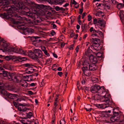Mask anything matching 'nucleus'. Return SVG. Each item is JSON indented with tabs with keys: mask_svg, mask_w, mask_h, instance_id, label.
<instances>
[{
	"mask_svg": "<svg viewBox=\"0 0 124 124\" xmlns=\"http://www.w3.org/2000/svg\"><path fill=\"white\" fill-rule=\"evenodd\" d=\"M106 93L105 96H102L100 93L94 96V99L95 100H99L101 101L105 102V103L102 104H98L97 107L99 108H104L107 107L106 105L107 104H110V101L111 99L110 95L108 93V91L106 90Z\"/></svg>",
	"mask_w": 124,
	"mask_h": 124,
	"instance_id": "nucleus-1",
	"label": "nucleus"
},
{
	"mask_svg": "<svg viewBox=\"0 0 124 124\" xmlns=\"http://www.w3.org/2000/svg\"><path fill=\"white\" fill-rule=\"evenodd\" d=\"M15 17L17 18L13 22L14 24L17 25L19 26H21V28L23 29H26L27 31L30 34L33 32V30L31 28H27L25 25H24V24L23 23V18L17 15H16Z\"/></svg>",
	"mask_w": 124,
	"mask_h": 124,
	"instance_id": "nucleus-2",
	"label": "nucleus"
},
{
	"mask_svg": "<svg viewBox=\"0 0 124 124\" xmlns=\"http://www.w3.org/2000/svg\"><path fill=\"white\" fill-rule=\"evenodd\" d=\"M28 5L31 8H33L35 11L38 14L42 15L44 14V12L42 9L43 5H38L31 1L30 0H26Z\"/></svg>",
	"mask_w": 124,
	"mask_h": 124,
	"instance_id": "nucleus-3",
	"label": "nucleus"
},
{
	"mask_svg": "<svg viewBox=\"0 0 124 124\" xmlns=\"http://www.w3.org/2000/svg\"><path fill=\"white\" fill-rule=\"evenodd\" d=\"M90 91L93 93H100L102 96H105L106 93V90L103 86H100L99 85H95L91 88Z\"/></svg>",
	"mask_w": 124,
	"mask_h": 124,
	"instance_id": "nucleus-4",
	"label": "nucleus"
},
{
	"mask_svg": "<svg viewBox=\"0 0 124 124\" xmlns=\"http://www.w3.org/2000/svg\"><path fill=\"white\" fill-rule=\"evenodd\" d=\"M115 109L114 108L112 109L113 114L115 115L110 118V120L112 122H119V124H124V119L122 120H120V117H123V115L121 112H120L119 113L118 112H116L115 111Z\"/></svg>",
	"mask_w": 124,
	"mask_h": 124,
	"instance_id": "nucleus-5",
	"label": "nucleus"
},
{
	"mask_svg": "<svg viewBox=\"0 0 124 124\" xmlns=\"http://www.w3.org/2000/svg\"><path fill=\"white\" fill-rule=\"evenodd\" d=\"M92 39L93 40V44L92 45L90 46L91 47L93 50L96 51H99L100 49V44L98 43L100 41L99 39L96 38H92Z\"/></svg>",
	"mask_w": 124,
	"mask_h": 124,
	"instance_id": "nucleus-6",
	"label": "nucleus"
},
{
	"mask_svg": "<svg viewBox=\"0 0 124 124\" xmlns=\"http://www.w3.org/2000/svg\"><path fill=\"white\" fill-rule=\"evenodd\" d=\"M2 45L4 47L3 49H0V50H2L4 52H6L10 54H12V49L14 47L9 46L8 44L6 43H3Z\"/></svg>",
	"mask_w": 124,
	"mask_h": 124,
	"instance_id": "nucleus-7",
	"label": "nucleus"
},
{
	"mask_svg": "<svg viewBox=\"0 0 124 124\" xmlns=\"http://www.w3.org/2000/svg\"><path fill=\"white\" fill-rule=\"evenodd\" d=\"M85 64V66L86 67V66L89 68L90 71H94L96 69V67L95 64H90L87 62L85 61L84 62Z\"/></svg>",
	"mask_w": 124,
	"mask_h": 124,
	"instance_id": "nucleus-8",
	"label": "nucleus"
},
{
	"mask_svg": "<svg viewBox=\"0 0 124 124\" xmlns=\"http://www.w3.org/2000/svg\"><path fill=\"white\" fill-rule=\"evenodd\" d=\"M12 53L13 52L19 53L21 54H23L24 55H26L27 54L26 51H24L23 49L20 48H18L17 47H14L12 48Z\"/></svg>",
	"mask_w": 124,
	"mask_h": 124,
	"instance_id": "nucleus-9",
	"label": "nucleus"
},
{
	"mask_svg": "<svg viewBox=\"0 0 124 124\" xmlns=\"http://www.w3.org/2000/svg\"><path fill=\"white\" fill-rule=\"evenodd\" d=\"M24 66L26 67H28L27 69L28 70L27 73H30L33 72L34 71L35 69L32 67L34 66L33 65L29 63H26L24 64Z\"/></svg>",
	"mask_w": 124,
	"mask_h": 124,
	"instance_id": "nucleus-10",
	"label": "nucleus"
},
{
	"mask_svg": "<svg viewBox=\"0 0 124 124\" xmlns=\"http://www.w3.org/2000/svg\"><path fill=\"white\" fill-rule=\"evenodd\" d=\"M83 65L84 66L82 68V70L85 75L87 76H90V72L89 68L87 66L86 67H85L84 63L83 64Z\"/></svg>",
	"mask_w": 124,
	"mask_h": 124,
	"instance_id": "nucleus-11",
	"label": "nucleus"
},
{
	"mask_svg": "<svg viewBox=\"0 0 124 124\" xmlns=\"http://www.w3.org/2000/svg\"><path fill=\"white\" fill-rule=\"evenodd\" d=\"M33 52L38 57L41 58L42 56V52L40 50L35 49L34 50Z\"/></svg>",
	"mask_w": 124,
	"mask_h": 124,
	"instance_id": "nucleus-12",
	"label": "nucleus"
},
{
	"mask_svg": "<svg viewBox=\"0 0 124 124\" xmlns=\"http://www.w3.org/2000/svg\"><path fill=\"white\" fill-rule=\"evenodd\" d=\"M3 76L7 77L9 79L11 78L12 79L13 78L14 76H13L12 74H11L7 71H3Z\"/></svg>",
	"mask_w": 124,
	"mask_h": 124,
	"instance_id": "nucleus-13",
	"label": "nucleus"
},
{
	"mask_svg": "<svg viewBox=\"0 0 124 124\" xmlns=\"http://www.w3.org/2000/svg\"><path fill=\"white\" fill-rule=\"evenodd\" d=\"M29 17L31 18L34 19L35 20V21H37L38 23L39 22V21L36 19V18L37 17V16L36 14L35 13H29V14L27 15Z\"/></svg>",
	"mask_w": 124,
	"mask_h": 124,
	"instance_id": "nucleus-14",
	"label": "nucleus"
},
{
	"mask_svg": "<svg viewBox=\"0 0 124 124\" xmlns=\"http://www.w3.org/2000/svg\"><path fill=\"white\" fill-rule=\"evenodd\" d=\"M89 59L90 62L93 63L95 64L97 62L98 60L97 58L93 55L89 56Z\"/></svg>",
	"mask_w": 124,
	"mask_h": 124,
	"instance_id": "nucleus-15",
	"label": "nucleus"
},
{
	"mask_svg": "<svg viewBox=\"0 0 124 124\" xmlns=\"http://www.w3.org/2000/svg\"><path fill=\"white\" fill-rule=\"evenodd\" d=\"M90 46H89L86 51L85 52V55L87 56L92 55V51L90 49Z\"/></svg>",
	"mask_w": 124,
	"mask_h": 124,
	"instance_id": "nucleus-16",
	"label": "nucleus"
},
{
	"mask_svg": "<svg viewBox=\"0 0 124 124\" xmlns=\"http://www.w3.org/2000/svg\"><path fill=\"white\" fill-rule=\"evenodd\" d=\"M4 88L3 86H0V89L1 90L0 91L1 93L3 95H6L7 96V94L9 93H7L6 91L5 90H4Z\"/></svg>",
	"mask_w": 124,
	"mask_h": 124,
	"instance_id": "nucleus-17",
	"label": "nucleus"
},
{
	"mask_svg": "<svg viewBox=\"0 0 124 124\" xmlns=\"http://www.w3.org/2000/svg\"><path fill=\"white\" fill-rule=\"evenodd\" d=\"M105 23L104 20H99L98 22V24L100 27H104L105 26Z\"/></svg>",
	"mask_w": 124,
	"mask_h": 124,
	"instance_id": "nucleus-18",
	"label": "nucleus"
},
{
	"mask_svg": "<svg viewBox=\"0 0 124 124\" xmlns=\"http://www.w3.org/2000/svg\"><path fill=\"white\" fill-rule=\"evenodd\" d=\"M17 96V95L16 94H12L10 93H8L7 94V97L11 99H16Z\"/></svg>",
	"mask_w": 124,
	"mask_h": 124,
	"instance_id": "nucleus-19",
	"label": "nucleus"
},
{
	"mask_svg": "<svg viewBox=\"0 0 124 124\" xmlns=\"http://www.w3.org/2000/svg\"><path fill=\"white\" fill-rule=\"evenodd\" d=\"M41 50L44 52V54L47 56H49L50 55L48 53H47L46 47L44 46H41Z\"/></svg>",
	"mask_w": 124,
	"mask_h": 124,
	"instance_id": "nucleus-20",
	"label": "nucleus"
},
{
	"mask_svg": "<svg viewBox=\"0 0 124 124\" xmlns=\"http://www.w3.org/2000/svg\"><path fill=\"white\" fill-rule=\"evenodd\" d=\"M124 4L120 3L117 4V8L119 9L122 8L124 7V0H123Z\"/></svg>",
	"mask_w": 124,
	"mask_h": 124,
	"instance_id": "nucleus-21",
	"label": "nucleus"
},
{
	"mask_svg": "<svg viewBox=\"0 0 124 124\" xmlns=\"http://www.w3.org/2000/svg\"><path fill=\"white\" fill-rule=\"evenodd\" d=\"M15 58H18V61L20 62L26 59V58L25 57H21L19 56H15Z\"/></svg>",
	"mask_w": 124,
	"mask_h": 124,
	"instance_id": "nucleus-22",
	"label": "nucleus"
},
{
	"mask_svg": "<svg viewBox=\"0 0 124 124\" xmlns=\"http://www.w3.org/2000/svg\"><path fill=\"white\" fill-rule=\"evenodd\" d=\"M31 38L32 39H34V42H39L40 40V39H39L40 38L38 36H32Z\"/></svg>",
	"mask_w": 124,
	"mask_h": 124,
	"instance_id": "nucleus-23",
	"label": "nucleus"
},
{
	"mask_svg": "<svg viewBox=\"0 0 124 124\" xmlns=\"http://www.w3.org/2000/svg\"><path fill=\"white\" fill-rule=\"evenodd\" d=\"M55 1L57 3L61 5H62L63 2H66L64 0H55Z\"/></svg>",
	"mask_w": 124,
	"mask_h": 124,
	"instance_id": "nucleus-24",
	"label": "nucleus"
},
{
	"mask_svg": "<svg viewBox=\"0 0 124 124\" xmlns=\"http://www.w3.org/2000/svg\"><path fill=\"white\" fill-rule=\"evenodd\" d=\"M105 7V8H106L107 9H109L110 6L109 3L108 2H106L105 3H104V6Z\"/></svg>",
	"mask_w": 124,
	"mask_h": 124,
	"instance_id": "nucleus-25",
	"label": "nucleus"
},
{
	"mask_svg": "<svg viewBox=\"0 0 124 124\" xmlns=\"http://www.w3.org/2000/svg\"><path fill=\"white\" fill-rule=\"evenodd\" d=\"M72 3L74 5L75 7L76 8H78L79 4L75 0H73Z\"/></svg>",
	"mask_w": 124,
	"mask_h": 124,
	"instance_id": "nucleus-26",
	"label": "nucleus"
},
{
	"mask_svg": "<svg viewBox=\"0 0 124 124\" xmlns=\"http://www.w3.org/2000/svg\"><path fill=\"white\" fill-rule=\"evenodd\" d=\"M95 33H97L98 35L99 36H100L101 37H103V34L100 31H98V30L95 31Z\"/></svg>",
	"mask_w": 124,
	"mask_h": 124,
	"instance_id": "nucleus-27",
	"label": "nucleus"
},
{
	"mask_svg": "<svg viewBox=\"0 0 124 124\" xmlns=\"http://www.w3.org/2000/svg\"><path fill=\"white\" fill-rule=\"evenodd\" d=\"M96 16H99L103 17L104 16V14L101 11H100L97 13L96 14Z\"/></svg>",
	"mask_w": 124,
	"mask_h": 124,
	"instance_id": "nucleus-28",
	"label": "nucleus"
},
{
	"mask_svg": "<svg viewBox=\"0 0 124 124\" xmlns=\"http://www.w3.org/2000/svg\"><path fill=\"white\" fill-rule=\"evenodd\" d=\"M27 118H23L20 120V122L22 124H28V123L27 122Z\"/></svg>",
	"mask_w": 124,
	"mask_h": 124,
	"instance_id": "nucleus-29",
	"label": "nucleus"
},
{
	"mask_svg": "<svg viewBox=\"0 0 124 124\" xmlns=\"http://www.w3.org/2000/svg\"><path fill=\"white\" fill-rule=\"evenodd\" d=\"M33 77L32 76V75H30L27 76H26V78H28V81H30L32 80L33 79Z\"/></svg>",
	"mask_w": 124,
	"mask_h": 124,
	"instance_id": "nucleus-30",
	"label": "nucleus"
},
{
	"mask_svg": "<svg viewBox=\"0 0 124 124\" xmlns=\"http://www.w3.org/2000/svg\"><path fill=\"white\" fill-rule=\"evenodd\" d=\"M90 105H88L85 108V109L87 111H90L92 109V108H90Z\"/></svg>",
	"mask_w": 124,
	"mask_h": 124,
	"instance_id": "nucleus-31",
	"label": "nucleus"
},
{
	"mask_svg": "<svg viewBox=\"0 0 124 124\" xmlns=\"http://www.w3.org/2000/svg\"><path fill=\"white\" fill-rule=\"evenodd\" d=\"M95 28L96 29L95 30H98V31H99L100 29L102 30L101 28H100V26L98 24L95 25Z\"/></svg>",
	"mask_w": 124,
	"mask_h": 124,
	"instance_id": "nucleus-32",
	"label": "nucleus"
},
{
	"mask_svg": "<svg viewBox=\"0 0 124 124\" xmlns=\"http://www.w3.org/2000/svg\"><path fill=\"white\" fill-rule=\"evenodd\" d=\"M9 65V64L8 63L5 64L3 65V68L6 69L8 70V69Z\"/></svg>",
	"mask_w": 124,
	"mask_h": 124,
	"instance_id": "nucleus-33",
	"label": "nucleus"
},
{
	"mask_svg": "<svg viewBox=\"0 0 124 124\" xmlns=\"http://www.w3.org/2000/svg\"><path fill=\"white\" fill-rule=\"evenodd\" d=\"M91 36L92 37H99V36L95 32L94 33H93L92 34V35H91Z\"/></svg>",
	"mask_w": 124,
	"mask_h": 124,
	"instance_id": "nucleus-34",
	"label": "nucleus"
},
{
	"mask_svg": "<svg viewBox=\"0 0 124 124\" xmlns=\"http://www.w3.org/2000/svg\"><path fill=\"white\" fill-rule=\"evenodd\" d=\"M32 113L31 112H30L29 113H27L26 115L27 117L28 118H30L32 116Z\"/></svg>",
	"mask_w": 124,
	"mask_h": 124,
	"instance_id": "nucleus-35",
	"label": "nucleus"
},
{
	"mask_svg": "<svg viewBox=\"0 0 124 124\" xmlns=\"http://www.w3.org/2000/svg\"><path fill=\"white\" fill-rule=\"evenodd\" d=\"M89 31H90V32H92L93 31L92 33H94L95 32V31H96L95 30L94 28L93 27H91L90 29H89Z\"/></svg>",
	"mask_w": 124,
	"mask_h": 124,
	"instance_id": "nucleus-36",
	"label": "nucleus"
},
{
	"mask_svg": "<svg viewBox=\"0 0 124 124\" xmlns=\"http://www.w3.org/2000/svg\"><path fill=\"white\" fill-rule=\"evenodd\" d=\"M60 124H65V121L64 119L63 118L60 121Z\"/></svg>",
	"mask_w": 124,
	"mask_h": 124,
	"instance_id": "nucleus-37",
	"label": "nucleus"
},
{
	"mask_svg": "<svg viewBox=\"0 0 124 124\" xmlns=\"http://www.w3.org/2000/svg\"><path fill=\"white\" fill-rule=\"evenodd\" d=\"M27 83L25 81H24V83L22 84V86L24 87H27Z\"/></svg>",
	"mask_w": 124,
	"mask_h": 124,
	"instance_id": "nucleus-38",
	"label": "nucleus"
},
{
	"mask_svg": "<svg viewBox=\"0 0 124 124\" xmlns=\"http://www.w3.org/2000/svg\"><path fill=\"white\" fill-rule=\"evenodd\" d=\"M57 109V108L56 106H55L53 108V111L54 112V115H55V114L56 112V111Z\"/></svg>",
	"mask_w": 124,
	"mask_h": 124,
	"instance_id": "nucleus-39",
	"label": "nucleus"
},
{
	"mask_svg": "<svg viewBox=\"0 0 124 124\" xmlns=\"http://www.w3.org/2000/svg\"><path fill=\"white\" fill-rule=\"evenodd\" d=\"M68 9L67 8H64L62 7L60 8V10L64 11L65 10H67Z\"/></svg>",
	"mask_w": 124,
	"mask_h": 124,
	"instance_id": "nucleus-40",
	"label": "nucleus"
},
{
	"mask_svg": "<svg viewBox=\"0 0 124 124\" xmlns=\"http://www.w3.org/2000/svg\"><path fill=\"white\" fill-rule=\"evenodd\" d=\"M22 111L23 112L26 111L27 110V108L24 106H22Z\"/></svg>",
	"mask_w": 124,
	"mask_h": 124,
	"instance_id": "nucleus-41",
	"label": "nucleus"
},
{
	"mask_svg": "<svg viewBox=\"0 0 124 124\" xmlns=\"http://www.w3.org/2000/svg\"><path fill=\"white\" fill-rule=\"evenodd\" d=\"M13 68V66L10 65H9L8 66V70H12Z\"/></svg>",
	"mask_w": 124,
	"mask_h": 124,
	"instance_id": "nucleus-42",
	"label": "nucleus"
},
{
	"mask_svg": "<svg viewBox=\"0 0 124 124\" xmlns=\"http://www.w3.org/2000/svg\"><path fill=\"white\" fill-rule=\"evenodd\" d=\"M92 19V17L91 15H89L88 16L87 20L88 21H90Z\"/></svg>",
	"mask_w": 124,
	"mask_h": 124,
	"instance_id": "nucleus-43",
	"label": "nucleus"
},
{
	"mask_svg": "<svg viewBox=\"0 0 124 124\" xmlns=\"http://www.w3.org/2000/svg\"><path fill=\"white\" fill-rule=\"evenodd\" d=\"M56 11H60V7L58 6H56L55 8Z\"/></svg>",
	"mask_w": 124,
	"mask_h": 124,
	"instance_id": "nucleus-44",
	"label": "nucleus"
},
{
	"mask_svg": "<svg viewBox=\"0 0 124 124\" xmlns=\"http://www.w3.org/2000/svg\"><path fill=\"white\" fill-rule=\"evenodd\" d=\"M36 85V83H32L30 84V85L31 86H34Z\"/></svg>",
	"mask_w": 124,
	"mask_h": 124,
	"instance_id": "nucleus-45",
	"label": "nucleus"
},
{
	"mask_svg": "<svg viewBox=\"0 0 124 124\" xmlns=\"http://www.w3.org/2000/svg\"><path fill=\"white\" fill-rule=\"evenodd\" d=\"M74 46L73 44H72L70 46L69 49L70 50L73 49Z\"/></svg>",
	"mask_w": 124,
	"mask_h": 124,
	"instance_id": "nucleus-46",
	"label": "nucleus"
},
{
	"mask_svg": "<svg viewBox=\"0 0 124 124\" xmlns=\"http://www.w3.org/2000/svg\"><path fill=\"white\" fill-rule=\"evenodd\" d=\"M51 34L52 36H53L55 35V33L54 31L52 30L51 32Z\"/></svg>",
	"mask_w": 124,
	"mask_h": 124,
	"instance_id": "nucleus-47",
	"label": "nucleus"
},
{
	"mask_svg": "<svg viewBox=\"0 0 124 124\" xmlns=\"http://www.w3.org/2000/svg\"><path fill=\"white\" fill-rule=\"evenodd\" d=\"M57 74L59 76L61 77L63 74V73L62 72H58Z\"/></svg>",
	"mask_w": 124,
	"mask_h": 124,
	"instance_id": "nucleus-48",
	"label": "nucleus"
},
{
	"mask_svg": "<svg viewBox=\"0 0 124 124\" xmlns=\"http://www.w3.org/2000/svg\"><path fill=\"white\" fill-rule=\"evenodd\" d=\"M75 35L74 33L73 32H71L70 34V36L71 37H73Z\"/></svg>",
	"mask_w": 124,
	"mask_h": 124,
	"instance_id": "nucleus-49",
	"label": "nucleus"
},
{
	"mask_svg": "<svg viewBox=\"0 0 124 124\" xmlns=\"http://www.w3.org/2000/svg\"><path fill=\"white\" fill-rule=\"evenodd\" d=\"M97 19H93V23L94 24H96L97 23Z\"/></svg>",
	"mask_w": 124,
	"mask_h": 124,
	"instance_id": "nucleus-50",
	"label": "nucleus"
},
{
	"mask_svg": "<svg viewBox=\"0 0 124 124\" xmlns=\"http://www.w3.org/2000/svg\"><path fill=\"white\" fill-rule=\"evenodd\" d=\"M69 5V3H66L64 5H63V6L64 7H66L67 6Z\"/></svg>",
	"mask_w": 124,
	"mask_h": 124,
	"instance_id": "nucleus-51",
	"label": "nucleus"
},
{
	"mask_svg": "<svg viewBox=\"0 0 124 124\" xmlns=\"http://www.w3.org/2000/svg\"><path fill=\"white\" fill-rule=\"evenodd\" d=\"M86 14L87 13H84L82 15V18L83 19L84 17Z\"/></svg>",
	"mask_w": 124,
	"mask_h": 124,
	"instance_id": "nucleus-52",
	"label": "nucleus"
},
{
	"mask_svg": "<svg viewBox=\"0 0 124 124\" xmlns=\"http://www.w3.org/2000/svg\"><path fill=\"white\" fill-rule=\"evenodd\" d=\"M111 1L112 3L114 4H116V3H118V2L115 0H111Z\"/></svg>",
	"mask_w": 124,
	"mask_h": 124,
	"instance_id": "nucleus-53",
	"label": "nucleus"
},
{
	"mask_svg": "<svg viewBox=\"0 0 124 124\" xmlns=\"http://www.w3.org/2000/svg\"><path fill=\"white\" fill-rule=\"evenodd\" d=\"M104 6V4L100 3V4H99L98 5V7H100V6L102 7L103 6Z\"/></svg>",
	"mask_w": 124,
	"mask_h": 124,
	"instance_id": "nucleus-54",
	"label": "nucleus"
},
{
	"mask_svg": "<svg viewBox=\"0 0 124 124\" xmlns=\"http://www.w3.org/2000/svg\"><path fill=\"white\" fill-rule=\"evenodd\" d=\"M79 46H78L76 48V50L77 53H78V50L79 49L78 47Z\"/></svg>",
	"mask_w": 124,
	"mask_h": 124,
	"instance_id": "nucleus-55",
	"label": "nucleus"
},
{
	"mask_svg": "<svg viewBox=\"0 0 124 124\" xmlns=\"http://www.w3.org/2000/svg\"><path fill=\"white\" fill-rule=\"evenodd\" d=\"M82 84H85V80L84 79H83L81 81Z\"/></svg>",
	"mask_w": 124,
	"mask_h": 124,
	"instance_id": "nucleus-56",
	"label": "nucleus"
},
{
	"mask_svg": "<svg viewBox=\"0 0 124 124\" xmlns=\"http://www.w3.org/2000/svg\"><path fill=\"white\" fill-rule=\"evenodd\" d=\"M53 56L55 58H57L58 57L57 55L56 54L54 53H53Z\"/></svg>",
	"mask_w": 124,
	"mask_h": 124,
	"instance_id": "nucleus-57",
	"label": "nucleus"
},
{
	"mask_svg": "<svg viewBox=\"0 0 124 124\" xmlns=\"http://www.w3.org/2000/svg\"><path fill=\"white\" fill-rule=\"evenodd\" d=\"M38 75V73H35L34 74H33L32 75V76L33 77L35 76L37 77Z\"/></svg>",
	"mask_w": 124,
	"mask_h": 124,
	"instance_id": "nucleus-58",
	"label": "nucleus"
},
{
	"mask_svg": "<svg viewBox=\"0 0 124 124\" xmlns=\"http://www.w3.org/2000/svg\"><path fill=\"white\" fill-rule=\"evenodd\" d=\"M65 45V44L64 42H62L61 43V46L62 47H63Z\"/></svg>",
	"mask_w": 124,
	"mask_h": 124,
	"instance_id": "nucleus-59",
	"label": "nucleus"
},
{
	"mask_svg": "<svg viewBox=\"0 0 124 124\" xmlns=\"http://www.w3.org/2000/svg\"><path fill=\"white\" fill-rule=\"evenodd\" d=\"M13 103V104H14V105L16 107H17V103L16 102H15V101H14Z\"/></svg>",
	"mask_w": 124,
	"mask_h": 124,
	"instance_id": "nucleus-60",
	"label": "nucleus"
},
{
	"mask_svg": "<svg viewBox=\"0 0 124 124\" xmlns=\"http://www.w3.org/2000/svg\"><path fill=\"white\" fill-rule=\"evenodd\" d=\"M58 101H55L54 102V106H57L58 104H57V103Z\"/></svg>",
	"mask_w": 124,
	"mask_h": 124,
	"instance_id": "nucleus-61",
	"label": "nucleus"
},
{
	"mask_svg": "<svg viewBox=\"0 0 124 124\" xmlns=\"http://www.w3.org/2000/svg\"><path fill=\"white\" fill-rule=\"evenodd\" d=\"M18 109L20 111H22V108L18 107Z\"/></svg>",
	"mask_w": 124,
	"mask_h": 124,
	"instance_id": "nucleus-62",
	"label": "nucleus"
},
{
	"mask_svg": "<svg viewBox=\"0 0 124 124\" xmlns=\"http://www.w3.org/2000/svg\"><path fill=\"white\" fill-rule=\"evenodd\" d=\"M52 25L53 28H55L56 27V25L54 24H52Z\"/></svg>",
	"mask_w": 124,
	"mask_h": 124,
	"instance_id": "nucleus-63",
	"label": "nucleus"
},
{
	"mask_svg": "<svg viewBox=\"0 0 124 124\" xmlns=\"http://www.w3.org/2000/svg\"><path fill=\"white\" fill-rule=\"evenodd\" d=\"M83 9H80V12L79 13L80 14H81L83 12Z\"/></svg>",
	"mask_w": 124,
	"mask_h": 124,
	"instance_id": "nucleus-64",
	"label": "nucleus"
}]
</instances>
